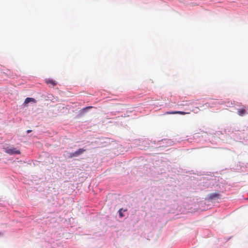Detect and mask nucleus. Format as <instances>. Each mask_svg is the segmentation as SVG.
<instances>
[{
  "instance_id": "f257e3e1",
  "label": "nucleus",
  "mask_w": 248,
  "mask_h": 248,
  "mask_svg": "<svg viewBox=\"0 0 248 248\" xmlns=\"http://www.w3.org/2000/svg\"><path fill=\"white\" fill-rule=\"evenodd\" d=\"M85 151V149H84L83 148H80L74 153H69V157L73 158L74 157L78 156L79 155L83 154Z\"/></svg>"
},
{
  "instance_id": "f03ea898",
  "label": "nucleus",
  "mask_w": 248,
  "mask_h": 248,
  "mask_svg": "<svg viewBox=\"0 0 248 248\" xmlns=\"http://www.w3.org/2000/svg\"><path fill=\"white\" fill-rule=\"evenodd\" d=\"M5 152L9 155L20 154V152L19 150L16 149V148H6Z\"/></svg>"
},
{
  "instance_id": "7ed1b4c3",
  "label": "nucleus",
  "mask_w": 248,
  "mask_h": 248,
  "mask_svg": "<svg viewBox=\"0 0 248 248\" xmlns=\"http://www.w3.org/2000/svg\"><path fill=\"white\" fill-rule=\"evenodd\" d=\"M190 112H186L184 111H171V112H166L165 113V114H181V115H185L186 114H189Z\"/></svg>"
},
{
  "instance_id": "20e7f679",
  "label": "nucleus",
  "mask_w": 248,
  "mask_h": 248,
  "mask_svg": "<svg viewBox=\"0 0 248 248\" xmlns=\"http://www.w3.org/2000/svg\"><path fill=\"white\" fill-rule=\"evenodd\" d=\"M220 195L217 193H211L209 195V200H215L220 198Z\"/></svg>"
},
{
  "instance_id": "39448f33",
  "label": "nucleus",
  "mask_w": 248,
  "mask_h": 248,
  "mask_svg": "<svg viewBox=\"0 0 248 248\" xmlns=\"http://www.w3.org/2000/svg\"><path fill=\"white\" fill-rule=\"evenodd\" d=\"M46 83L47 84H50L52 87L56 86L57 84V82L55 80H54L52 79H46Z\"/></svg>"
},
{
  "instance_id": "423d86ee",
  "label": "nucleus",
  "mask_w": 248,
  "mask_h": 248,
  "mask_svg": "<svg viewBox=\"0 0 248 248\" xmlns=\"http://www.w3.org/2000/svg\"><path fill=\"white\" fill-rule=\"evenodd\" d=\"M246 113H247V111H246L245 107L242 108L238 109L237 110V114L239 116H244Z\"/></svg>"
},
{
  "instance_id": "0eeeda50",
  "label": "nucleus",
  "mask_w": 248,
  "mask_h": 248,
  "mask_svg": "<svg viewBox=\"0 0 248 248\" xmlns=\"http://www.w3.org/2000/svg\"><path fill=\"white\" fill-rule=\"evenodd\" d=\"M30 102H33L34 103H36V101L33 98L27 97L25 100L24 104H27L29 103Z\"/></svg>"
},
{
  "instance_id": "6e6552de",
  "label": "nucleus",
  "mask_w": 248,
  "mask_h": 248,
  "mask_svg": "<svg viewBox=\"0 0 248 248\" xmlns=\"http://www.w3.org/2000/svg\"><path fill=\"white\" fill-rule=\"evenodd\" d=\"M122 210H123L122 209H120L119 210V214L120 217H124V215H123V214L122 213Z\"/></svg>"
},
{
  "instance_id": "1a4fd4ad",
  "label": "nucleus",
  "mask_w": 248,
  "mask_h": 248,
  "mask_svg": "<svg viewBox=\"0 0 248 248\" xmlns=\"http://www.w3.org/2000/svg\"><path fill=\"white\" fill-rule=\"evenodd\" d=\"M93 108V107H91V106L87 107H86V108H83V109H82V110H86V109H90V108Z\"/></svg>"
},
{
  "instance_id": "9d476101",
  "label": "nucleus",
  "mask_w": 248,
  "mask_h": 248,
  "mask_svg": "<svg viewBox=\"0 0 248 248\" xmlns=\"http://www.w3.org/2000/svg\"><path fill=\"white\" fill-rule=\"evenodd\" d=\"M31 131V130H27V133H30Z\"/></svg>"
},
{
  "instance_id": "9b49d317",
  "label": "nucleus",
  "mask_w": 248,
  "mask_h": 248,
  "mask_svg": "<svg viewBox=\"0 0 248 248\" xmlns=\"http://www.w3.org/2000/svg\"><path fill=\"white\" fill-rule=\"evenodd\" d=\"M1 234V232H0V235Z\"/></svg>"
}]
</instances>
